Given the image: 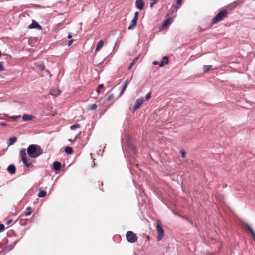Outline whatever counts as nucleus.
<instances>
[{
    "instance_id": "9",
    "label": "nucleus",
    "mask_w": 255,
    "mask_h": 255,
    "mask_svg": "<svg viewBox=\"0 0 255 255\" xmlns=\"http://www.w3.org/2000/svg\"><path fill=\"white\" fill-rule=\"evenodd\" d=\"M169 61V58L167 56H164L162 58V61L160 62V64H168ZM152 64H159V62L154 61L152 62Z\"/></svg>"
},
{
    "instance_id": "23",
    "label": "nucleus",
    "mask_w": 255,
    "mask_h": 255,
    "mask_svg": "<svg viewBox=\"0 0 255 255\" xmlns=\"http://www.w3.org/2000/svg\"><path fill=\"white\" fill-rule=\"evenodd\" d=\"M104 90V85H103V84H101L99 85L98 89L97 90V93H100V92H101L102 91H103Z\"/></svg>"
},
{
    "instance_id": "47",
    "label": "nucleus",
    "mask_w": 255,
    "mask_h": 255,
    "mask_svg": "<svg viewBox=\"0 0 255 255\" xmlns=\"http://www.w3.org/2000/svg\"><path fill=\"white\" fill-rule=\"evenodd\" d=\"M1 56H2V53H1V51H0V58L1 57Z\"/></svg>"
},
{
    "instance_id": "13",
    "label": "nucleus",
    "mask_w": 255,
    "mask_h": 255,
    "mask_svg": "<svg viewBox=\"0 0 255 255\" xmlns=\"http://www.w3.org/2000/svg\"><path fill=\"white\" fill-rule=\"evenodd\" d=\"M245 225L246 226L247 228L248 229L249 232L252 234L254 240L255 241V234L254 232L253 231V230L252 228H251V227L248 224H247V223L245 224Z\"/></svg>"
},
{
    "instance_id": "20",
    "label": "nucleus",
    "mask_w": 255,
    "mask_h": 255,
    "mask_svg": "<svg viewBox=\"0 0 255 255\" xmlns=\"http://www.w3.org/2000/svg\"><path fill=\"white\" fill-rule=\"evenodd\" d=\"M46 195V192L44 190H41V189H39V192L38 194V197L39 198H43Z\"/></svg>"
},
{
    "instance_id": "37",
    "label": "nucleus",
    "mask_w": 255,
    "mask_h": 255,
    "mask_svg": "<svg viewBox=\"0 0 255 255\" xmlns=\"http://www.w3.org/2000/svg\"><path fill=\"white\" fill-rule=\"evenodd\" d=\"M12 222V219H9L8 220L6 223V225H9L10 224H11V223Z\"/></svg>"
},
{
    "instance_id": "11",
    "label": "nucleus",
    "mask_w": 255,
    "mask_h": 255,
    "mask_svg": "<svg viewBox=\"0 0 255 255\" xmlns=\"http://www.w3.org/2000/svg\"><path fill=\"white\" fill-rule=\"evenodd\" d=\"M137 20L133 19L132 20L129 26L128 27V30H133L136 26Z\"/></svg>"
},
{
    "instance_id": "39",
    "label": "nucleus",
    "mask_w": 255,
    "mask_h": 255,
    "mask_svg": "<svg viewBox=\"0 0 255 255\" xmlns=\"http://www.w3.org/2000/svg\"><path fill=\"white\" fill-rule=\"evenodd\" d=\"M113 97V95H110L108 98H107V100L108 101H110L112 98Z\"/></svg>"
},
{
    "instance_id": "5",
    "label": "nucleus",
    "mask_w": 255,
    "mask_h": 255,
    "mask_svg": "<svg viewBox=\"0 0 255 255\" xmlns=\"http://www.w3.org/2000/svg\"><path fill=\"white\" fill-rule=\"evenodd\" d=\"M144 102V99L143 97H140L138 98L135 102V104L133 108V112H134L136 111L137 109H138L141 105L143 104Z\"/></svg>"
},
{
    "instance_id": "29",
    "label": "nucleus",
    "mask_w": 255,
    "mask_h": 255,
    "mask_svg": "<svg viewBox=\"0 0 255 255\" xmlns=\"http://www.w3.org/2000/svg\"><path fill=\"white\" fill-rule=\"evenodd\" d=\"M38 68L41 70V71L44 70L45 69V65H38Z\"/></svg>"
},
{
    "instance_id": "44",
    "label": "nucleus",
    "mask_w": 255,
    "mask_h": 255,
    "mask_svg": "<svg viewBox=\"0 0 255 255\" xmlns=\"http://www.w3.org/2000/svg\"><path fill=\"white\" fill-rule=\"evenodd\" d=\"M182 0H177V4H180L182 2Z\"/></svg>"
},
{
    "instance_id": "28",
    "label": "nucleus",
    "mask_w": 255,
    "mask_h": 255,
    "mask_svg": "<svg viewBox=\"0 0 255 255\" xmlns=\"http://www.w3.org/2000/svg\"><path fill=\"white\" fill-rule=\"evenodd\" d=\"M151 92H149V93H148L146 96H145V99L146 100H149L150 97H151Z\"/></svg>"
},
{
    "instance_id": "46",
    "label": "nucleus",
    "mask_w": 255,
    "mask_h": 255,
    "mask_svg": "<svg viewBox=\"0 0 255 255\" xmlns=\"http://www.w3.org/2000/svg\"><path fill=\"white\" fill-rule=\"evenodd\" d=\"M46 71L48 74H50V72L48 70H46Z\"/></svg>"
},
{
    "instance_id": "45",
    "label": "nucleus",
    "mask_w": 255,
    "mask_h": 255,
    "mask_svg": "<svg viewBox=\"0 0 255 255\" xmlns=\"http://www.w3.org/2000/svg\"><path fill=\"white\" fill-rule=\"evenodd\" d=\"M133 65H129V66L128 67V70L131 69L132 68Z\"/></svg>"
},
{
    "instance_id": "12",
    "label": "nucleus",
    "mask_w": 255,
    "mask_h": 255,
    "mask_svg": "<svg viewBox=\"0 0 255 255\" xmlns=\"http://www.w3.org/2000/svg\"><path fill=\"white\" fill-rule=\"evenodd\" d=\"M7 171L10 174H14L16 171V168L13 164H10L7 168Z\"/></svg>"
},
{
    "instance_id": "7",
    "label": "nucleus",
    "mask_w": 255,
    "mask_h": 255,
    "mask_svg": "<svg viewBox=\"0 0 255 255\" xmlns=\"http://www.w3.org/2000/svg\"><path fill=\"white\" fill-rule=\"evenodd\" d=\"M144 5L143 0H137L135 2V6L139 10H142Z\"/></svg>"
},
{
    "instance_id": "41",
    "label": "nucleus",
    "mask_w": 255,
    "mask_h": 255,
    "mask_svg": "<svg viewBox=\"0 0 255 255\" xmlns=\"http://www.w3.org/2000/svg\"><path fill=\"white\" fill-rule=\"evenodd\" d=\"M51 95L54 96V97H56L58 95L60 94V92H58V93L57 94H55L53 93H51Z\"/></svg>"
},
{
    "instance_id": "8",
    "label": "nucleus",
    "mask_w": 255,
    "mask_h": 255,
    "mask_svg": "<svg viewBox=\"0 0 255 255\" xmlns=\"http://www.w3.org/2000/svg\"><path fill=\"white\" fill-rule=\"evenodd\" d=\"M172 22V19L171 18H167L163 23L162 28H166Z\"/></svg>"
},
{
    "instance_id": "18",
    "label": "nucleus",
    "mask_w": 255,
    "mask_h": 255,
    "mask_svg": "<svg viewBox=\"0 0 255 255\" xmlns=\"http://www.w3.org/2000/svg\"><path fill=\"white\" fill-rule=\"evenodd\" d=\"M129 81L128 79H127L126 81L124 82L123 85V88L121 92V95L126 90V89L127 88V86L128 84Z\"/></svg>"
},
{
    "instance_id": "34",
    "label": "nucleus",
    "mask_w": 255,
    "mask_h": 255,
    "mask_svg": "<svg viewBox=\"0 0 255 255\" xmlns=\"http://www.w3.org/2000/svg\"><path fill=\"white\" fill-rule=\"evenodd\" d=\"M139 59V57H137L136 58H135L134 59V60L130 63V64H134L135 63H136L138 62V59Z\"/></svg>"
},
{
    "instance_id": "51",
    "label": "nucleus",
    "mask_w": 255,
    "mask_h": 255,
    "mask_svg": "<svg viewBox=\"0 0 255 255\" xmlns=\"http://www.w3.org/2000/svg\"><path fill=\"white\" fill-rule=\"evenodd\" d=\"M3 64V62H0V64Z\"/></svg>"
},
{
    "instance_id": "19",
    "label": "nucleus",
    "mask_w": 255,
    "mask_h": 255,
    "mask_svg": "<svg viewBox=\"0 0 255 255\" xmlns=\"http://www.w3.org/2000/svg\"><path fill=\"white\" fill-rule=\"evenodd\" d=\"M16 137H12L9 139L8 141V144L9 146H10L12 144H13L16 141Z\"/></svg>"
},
{
    "instance_id": "15",
    "label": "nucleus",
    "mask_w": 255,
    "mask_h": 255,
    "mask_svg": "<svg viewBox=\"0 0 255 255\" xmlns=\"http://www.w3.org/2000/svg\"><path fill=\"white\" fill-rule=\"evenodd\" d=\"M33 116L31 115L25 114L22 116V119L23 121H30L33 118Z\"/></svg>"
},
{
    "instance_id": "35",
    "label": "nucleus",
    "mask_w": 255,
    "mask_h": 255,
    "mask_svg": "<svg viewBox=\"0 0 255 255\" xmlns=\"http://www.w3.org/2000/svg\"><path fill=\"white\" fill-rule=\"evenodd\" d=\"M0 125L2 126H6L8 125V124L5 122H1V123H0Z\"/></svg>"
},
{
    "instance_id": "30",
    "label": "nucleus",
    "mask_w": 255,
    "mask_h": 255,
    "mask_svg": "<svg viewBox=\"0 0 255 255\" xmlns=\"http://www.w3.org/2000/svg\"><path fill=\"white\" fill-rule=\"evenodd\" d=\"M4 228H5V226L3 224H0V232L3 231L4 230Z\"/></svg>"
},
{
    "instance_id": "25",
    "label": "nucleus",
    "mask_w": 255,
    "mask_h": 255,
    "mask_svg": "<svg viewBox=\"0 0 255 255\" xmlns=\"http://www.w3.org/2000/svg\"><path fill=\"white\" fill-rule=\"evenodd\" d=\"M159 0H150V6L152 8L153 6L156 4Z\"/></svg>"
},
{
    "instance_id": "3",
    "label": "nucleus",
    "mask_w": 255,
    "mask_h": 255,
    "mask_svg": "<svg viewBox=\"0 0 255 255\" xmlns=\"http://www.w3.org/2000/svg\"><path fill=\"white\" fill-rule=\"evenodd\" d=\"M127 240L131 243H135L137 240V237L132 231H128L126 233Z\"/></svg>"
},
{
    "instance_id": "6",
    "label": "nucleus",
    "mask_w": 255,
    "mask_h": 255,
    "mask_svg": "<svg viewBox=\"0 0 255 255\" xmlns=\"http://www.w3.org/2000/svg\"><path fill=\"white\" fill-rule=\"evenodd\" d=\"M29 29L36 28L39 30L42 29V27L35 20H33L32 23L28 26Z\"/></svg>"
},
{
    "instance_id": "32",
    "label": "nucleus",
    "mask_w": 255,
    "mask_h": 255,
    "mask_svg": "<svg viewBox=\"0 0 255 255\" xmlns=\"http://www.w3.org/2000/svg\"><path fill=\"white\" fill-rule=\"evenodd\" d=\"M131 149L134 153H136V147L132 145L131 146Z\"/></svg>"
},
{
    "instance_id": "50",
    "label": "nucleus",
    "mask_w": 255,
    "mask_h": 255,
    "mask_svg": "<svg viewBox=\"0 0 255 255\" xmlns=\"http://www.w3.org/2000/svg\"><path fill=\"white\" fill-rule=\"evenodd\" d=\"M37 7H40V6L39 5H37Z\"/></svg>"
},
{
    "instance_id": "22",
    "label": "nucleus",
    "mask_w": 255,
    "mask_h": 255,
    "mask_svg": "<svg viewBox=\"0 0 255 255\" xmlns=\"http://www.w3.org/2000/svg\"><path fill=\"white\" fill-rule=\"evenodd\" d=\"M212 65H205L203 67V70L204 72H207L208 70H209L212 68Z\"/></svg>"
},
{
    "instance_id": "49",
    "label": "nucleus",
    "mask_w": 255,
    "mask_h": 255,
    "mask_svg": "<svg viewBox=\"0 0 255 255\" xmlns=\"http://www.w3.org/2000/svg\"><path fill=\"white\" fill-rule=\"evenodd\" d=\"M69 141H72V140L71 139H69L68 140Z\"/></svg>"
},
{
    "instance_id": "52",
    "label": "nucleus",
    "mask_w": 255,
    "mask_h": 255,
    "mask_svg": "<svg viewBox=\"0 0 255 255\" xmlns=\"http://www.w3.org/2000/svg\"><path fill=\"white\" fill-rule=\"evenodd\" d=\"M0 119H2V118L1 117H0Z\"/></svg>"
},
{
    "instance_id": "43",
    "label": "nucleus",
    "mask_w": 255,
    "mask_h": 255,
    "mask_svg": "<svg viewBox=\"0 0 255 255\" xmlns=\"http://www.w3.org/2000/svg\"><path fill=\"white\" fill-rule=\"evenodd\" d=\"M72 38V35L71 33L69 34L67 36V38L71 39Z\"/></svg>"
},
{
    "instance_id": "33",
    "label": "nucleus",
    "mask_w": 255,
    "mask_h": 255,
    "mask_svg": "<svg viewBox=\"0 0 255 255\" xmlns=\"http://www.w3.org/2000/svg\"><path fill=\"white\" fill-rule=\"evenodd\" d=\"M181 157L184 158H185V154H186V153L183 150H181Z\"/></svg>"
},
{
    "instance_id": "17",
    "label": "nucleus",
    "mask_w": 255,
    "mask_h": 255,
    "mask_svg": "<svg viewBox=\"0 0 255 255\" xmlns=\"http://www.w3.org/2000/svg\"><path fill=\"white\" fill-rule=\"evenodd\" d=\"M27 211H25L23 213V215H25V216H28L31 214L32 211H31V208L30 206H28L26 208Z\"/></svg>"
},
{
    "instance_id": "48",
    "label": "nucleus",
    "mask_w": 255,
    "mask_h": 255,
    "mask_svg": "<svg viewBox=\"0 0 255 255\" xmlns=\"http://www.w3.org/2000/svg\"><path fill=\"white\" fill-rule=\"evenodd\" d=\"M165 65H159V66L161 67H163Z\"/></svg>"
},
{
    "instance_id": "42",
    "label": "nucleus",
    "mask_w": 255,
    "mask_h": 255,
    "mask_svg": "<svg viewBox=\"0 0 255 255\" xmlns=\"http://www.w3.org/2000/svg\"><path fill=\"white\" fill-rule=\"evenodd\" d=\"M3 70H4L3 65H0V71H2Z\"/></svg>"
},
{
    "instance_id": "26",
    "label": "nucleus",
    "mask_w": 255,
    "mask_h": 255,
    "mask_svg": "<svg viewBox=\"0 0 255 255\" xmlns=\"http://www.w3.org/2000/svg\"><path fill=\"white\" fill-rule=\"evenodd\" d=\"M97 108V105L96 104H94L90 106L89 109L92 110H94Z\"/></svg>"
},
{
    "instance_id": "2",
    "label": "nucleus",
    "mask_w": 255,
    "mask_h": 255,
    "mask_svg": "<svg viewBox=\"0 0 255 255\" xmlns=\"http://www.w3.org/2000/svg\"><path fill=\"white\" fill-rule=\"evenodd\" d=\"M227 13L226 10H222L219 12L212 19V24H214L223 20L227 17Z\"/></svg>"
},
{
    "instance_id": "36",
    "label": "nucleus",
    "mask_w": 255,
    "mask_h": 255,
    "mask_svg": "<svg viewBox=\"0 0 255 255\" xmlns=\"http://www.w3.org/2000/svg\"><path fill=\"white\" fill-rule=\"evenodd\" d=\"M81 134V132H80L74 138V140H76V139L79 138V137L80 136V134Z\"/></svg>"
},
{
    "instance_id": "31",
    "label": "nucleus",
    "mask_w": 255,
    "mask_h": 255,
    "mask_svg": "<svg viewBox=\"0 0 255 255\" xmlns=\"http://www.w3.org/2000/svg\"><path fill=\"white\" fill-rule=\"evenodd\" d=\"M138 14H139L138 12H136L134 13V16L133 19H135L136 20H137Z\"/></svg>"
},
{
    "instance_id": "40",
    "label": "nucleus",
    "mask_w": 255,
    "mask_h": 255,
    "mask_svg": "<svg viewBox=\"0 0 255 255\" xmlns=\"http://www.w3.org/2000/svg\"><path fill=\"white\" fill-rule=\"evenodd\" d=\"M73 40H70L68 42V45L69 46H70V45H72V44L73 43Z\"/></svg>"
},
{
    "instance_id": "16",
    "label": "nucleus",
    "mask_w": 255,
    "mask_h": 255,
    "mask_svg": "<svg viewBox=\"0 0 255 255\" xmlns=\"http://www.w3.org/2000/svg\"><path fill=\"white\" fill-rule=\"evenodd\" d=\"M104 45V42L103 40H100L96 46V48L95 49L96 51H98Z\"/></svg>"
},
{
    "instance_id": "10",
    "label": "nucleus",
    "mask_w": 255,
    "mask_h": 255,
    "mask_svg": "<svg viewBox=\"0 0 255 255\" xmlns=\"http://www.w3.org/2000/svg\"><path fill=\"white\" fill-rule=\"evenodd\" d=\"M20 153L22 161L24 160L25 161V160L27 159L25 149H21L20 150Z\"/></svg>"
},
{
    "instance_id": "27",
    "label": "nucleus",
    "mask_w": 255,
    "mask_h": 255,
    "mask_svg": "<svg viewBox=\"0 0 255 255\" xmlns=\"http://www.w3.org/2000/svg\"><path fill=\"white\" fill-rule=\"evenodd\" d=\"M22 162L27 167H30V164L28 163L27 159H26L25 161L24 160H23Z\"/></svg>"
},
{
    "instance_id": "4",
    "label": "nucleus",
    "mask_w": 255,
    "mask_h": 255,
    "mask_svg": "<svg viewBox=\"0 0 255 255\" xmlns=\"http://www.w3.org/2000/svg\"><path fill=\"white\" fill-rule=\"evenodd\" d=\"M157 241H160L164 235V230L162 227L159 225V223L157 225Z\"/></svg>"
},
{
    "instance_id": "1",
    "label": "nucleus",
    "mask_w": 255,
    "mask_h": 255,
    "mask_svg": "<svg viewBox=\"0 0 255 255\" xmlns=\"http://www.w3.org/2000/svg\"><path fill=\"white\" fill-rule=\"evenodd\" d=\"M27 154L29 157L36 158L43 153L40 146L36 144L30 145L27 149Z\"/></svg>"
},
{
    "instance_id": "21",
    "label": "nucleus",
    "mask_w": 255,
    "mask_h": 255,
    "mask_svg": "<svg viewBox=\"0 0 255 255\" xmlns=\"http://www.w3.org/2000/svg\"><path fill=\"white\" fill-rule=\"evenodd\" d=\"M65 152L67 154H72L73 149L71 147H67L65 149Z\"/></svg>"
},
{
    "instance_id": "24",
    "label": "nucleus",
    "mask_w": 255,
    "mask_h": 255,
    "mask_svg": "<svg viewBox=\"0 0 255 255\" xmlns=\"http://www.w3.org/2000/svg\"><path fill=\"white\" fill-rule=\"evenodd\" d=\"M79 127H80V124H75V125H73L71 126L70 129L71 130H74L76 128H78Z\"/></svg>"
},
{
    "instance_id": "14",
    "label": "nucleus",
    "mask_w": 255,
    "mask_h": 255,
    "mask_svg": "<svg viewBox=\"0 0 255 255\" xmlns=\"http://www.w3.org/2000/svg\"><path fill=\"white\" fill-rule=\"evenodd\" d=\"M61 164L58 161H55L53 163V169L57 171L59 170L61 168Z\"/></svg>"
},
{
    "instance_id": "38",
    "label": "nucleus",
    "mask_w": 255,
    "mask_h": 255,
    "mask_svg": "<svg viewBox=\"0 0 255 255\" xmlns=\"http://www.w3.org/2000/svg\"><path fill=\"white\" fill-rule=\"evenodd\" d=\"M20 115L12 116L11 117V118H13V119H16V118H20Z\"/></svg>"
}]
</instances>
